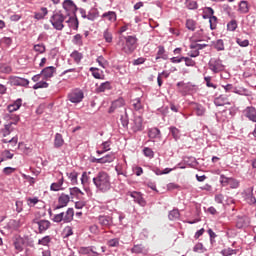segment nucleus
Instances as JSON below:
<instances>
[{
  "label": "nucleus",
  "instance_id": "f257e3e1",
  "mask_svg": "<svg viewBox=\"0 0 256 256\" xmlns=\"http://www.w3.org/2000/svg\"><path fill=\"white\" fill-rule=\"evenodd\" d=\"M92 181L101 193H107L111 189V176L105 171L98 172Z\"/></svg>",
  "mask_w": 256,
  "mask_h": 256
},
{
  "label": "nucleus",
  "instance_id": "f03ea898",
  "mask_svg": "<svg viewBox=\"0 0 256 256\" xmlns=\"http://www.w3.org/2000/svg\"><path fill=\"white\" fill-rule=\"evenodd\" d=\"M125 39L126 41L120 40L118 46L123 53L131 55L137 49V38L135 36H127Z\"/></svg>",
  "mask_w": 256,
  "mask_h": 256
},
{
  "label": "nucleus",
  "instance_id": "7ed1b4c3",
  "mask_svg": "<svg viewBox=\"0 0 256 256\" xmlns=\"http://www.w3.org/2000/svg\"><path fill=\"white\" fill-rule=\"evenodd\" d=\"M65 19H67V15H65L63 11H58L53 14L50 21L54 29L62 31L63 27H65V25H63V23H65Z\"/></svg>",
  "mask_w": 256,
  "mask_h": 256
},
{
  "label": "nucleus",
  "instance_id": "20e7f679",
  "mask_svg": "<svg viewBox=\"0 0 256 256\" xmlns=\"http://www.w3.org/2000/svg\"><path fill=\"white\" fill-rule=\"evenodd\" d=\"M209 69L210 71H213V73H221V71H224L225 66L223 65V62L221 59H211L209 61Z\"/></svg>",
  "mask_w": 256,
  "mask_h": 256
},
{
  "label": "nucleus",
  "instance_id": "39448f33",
  "mask_svg": "<svg viewBox=\"0 0 256 256\" xmlns=\"http://www.w3.org/2000/svg\"><path fill=\"white\" fill-rule=\"evenodd\" d=\"M253 191H254V188L249 187L242 192V197L244 201L248 203V205H255L256 203V198H255V195L253 194Z\"/></svg>",
  "mask_w": 256,
  "mask_h": 256
},
{
  "label": "nucleus",
  "instance_id": "423d86ee",
  "mask_svg": "<svg viewBox=\"0 0 256 256\" xmlns=\"http://www.w3.org/2000/svg\"><path fill=\"white\" fill-rule=\"evenodd\" d=\"M85 97V95L83 94V92L81 91V89H75L72 90L69 94H68V99L71 103H81V101H83V98Z\"/></svg>",
  "mask_w": 256,
  "mask_h": 256
},
{
  "label": "nucleus",
  "instance_id": "0eeeda50",
  "mask_svg": "<svg viewBox=\"0 0 256 256\" xmlns=\"http://www.w3.org/2000/svg\"><path fill=\"white\" fill-rule=\"evenodd\" d=\"M98 223L103 229H111L113 227V216L100 215L98 216Z\"/></svg>",
  "mask_w": 256,
  "mask_h": 256
},
{
  "label": "nucleus",
  "instance_id": "6e6552de",
  "mask_svg": "<svg viewBox=\"0 0 256 256\" xmlns=\"http://www.w3.org/2000/svg\"><path fill=\"white\" fill-rule=\"evenodd\" d=\"M63 9L64 11H66V17H69L70 15H74L75 12L77 11V6L75 5V3H73V1L71 0H65L63 2Z\"/></svg>",
  "mask_w": 256,
  "mask_h": 256
},
{
  "label": "nucleus",
  "instance_id": "1a4fd4ad",
  "mask_svg": "<svg viewBox=\"0 0 256 256\" xmlns=\"http://www.w3.org/2000/svg\"><path fill=\"white\" fill-rule=\"evenodd\" d=\"M69 201H71V197L65 193H62L58 198V205L54 207V211L63 209V207H67V205H69Z\"/></svg>",
  "mask_w": 256,
  "mask_h": 256
},
{
  "label": "nucleus",
  "instance_id": "9d476101",
  "mask_svg": "<svg viewBox=\"0 0 256 256\" xmlns=\"http://www.w3.org/2000/svg\"><path fill=\"white\" fill-rule=\"evenodd\" d=\"M32 223H34V225L38 226L39 233H45V231H47V229H49V227H51V222L49 220L34 219L32 221Z\"/></svg>",
  "mask_w": 256,
  "mask_h": 256
},
{
  "label": "nucleus",
  "instance_id": "9b49d317",
  "mask_svg": "<svg viewBox=\"0 0 256 256\" xmlns=\"http://www.w3.org/2000/svg\"><path fill=\"white\" fill-rule=\"evenodd\" d=\"M11 85H15L18 87H27L29 85V80L17 76L10 77Z\"/></svg>",
  "mask_w": 256,
  "mask_h": 256
},
{
  "label": "nucleus",
  "instance_id": "f8f14e48",
  "mask_svg": "<svg viewBox=\"0 0 256 256\" xmlns=\"http://www.w3.org/2000/svg\"><path fill=\"white\" fill-rule=\"evenodd\" d=\"M114 161H115L114 153L107 154L106 156H104L102 158H94L92 160L93 163H100V164L113 163Z\"/></svg>",
  "mask_w": 256,
  "mask_h": 256
},
{
  "label": "nucleus",
  "instance_id": "ddd939ff",
  "mask_svg": "<svg viewBox=\"0 0 256 256\" xmlns=\"http://www.w3.org/2000/svg\"><path fill=\"white\" fill-rule=\"evenodd\" d=\"M55 73H57V68L54 66L46 67L41 71V75H43L44 79H51Z\"/></svg>",
  "mask_w": 256,
  "mask_h": 256
},
{
  "label": "nucleus",
  "instance_id": "4468645a",
  "mask_svg": "<svg viewBox=\"0 0 256 256\" xmlns=\"http://www.w3.org/2000/svg\"><path fill=\"white\" fill-rule=\"evenodd\" d=\"M124 105H125V100L123 98H120L112 103L108 112L115 113V111H117V109H121V107H124Z\"/></svg>",
  "mask_w": 256,
  "mask_h": 256
},
{
  "label": "nucleus",
  "instance_id": "2eb2a0df",
  "mask_svg": "<svg viewBox=\"0 0 256 256\" xmlns=\"http://www.w3.org/2000/svg\"><path fill=\"white\" fill-rule=\"evenodd\" d=\"M102 19L110 23H115V21H117V13L115 11L105 12L102 14Z\"/></svg>",
  "mask_w": 256,
  "mask_h": 256
},
{
  "label": "nucleus",
  "instance_id": "dca6fc26",
  "mask_svg": "<svg viewBox=\"0 0 256 256\" xmlns=\"http://www.w3.org/2000/svg\"><path fill=\"white\" fill-rule=\"evenodd\" d=\"M131 197L134 199L135 203H138V205H141V207H145L147 205V202L139 192H132Z\"/></svg>",
  "mask_w": 256,
  "mask_h": 256
},
{
  "label": "nucleus",
  "instance_id": "f3484780",
  "mask_svg": "<svg viewBox=\"0 0 256 256\" xmlns=\"http://www.w3.org/2000/svg\"><path fill=\"white\" fill-rule=\"evenodd\" d=\"M21 105H23V100L19 98L13 104L8 105L7 110L9 113L19 111V109H21Z\"/></svg>",
  "mask_w": 256,
  "mask_h": 256
},
{
  "label": "nucleus",
  "instance_id": "a211bd4d",
  "mask_svg": "<svg viewBox=\"0 0 256 256\" xmlns=\"http://www.w3.org/2000/svg\"><path fill=\"white\" fill-rule=\"evenodd\" d=\"M97 93H105V91H111V82H104L96 89Z\"/></svg>",
  "mask_w": 256,
  "mask_h": 256
},
{
  "label": "nucleus",
  "instance_id": "6ab92c4d",
  "mask_svg": "<svg viewBox=\"0 0 256 256\" xmlns=\"http://www.w3.org/2000/svg\"><path fill=\"white\" fill-rule=\"evenodd\" d=\"M73 215H75L73 208H68L64 213V223H71V221H73Z\"/></svg>",
  "mask_w": 256,
  "mask_h": 256
},
{
  "label": "nucleus",
  "instance_id": "aec40b11",
  "mask_svg": "<svg viewBox=\"0 0 256 256\" xmlns=\"http://www.w3.org/2000/svg\"><path fill=\"white\" fill-rule=\"evenodd\" d=\"M64 143L65 141L63 140V136L57 133L54 139V147H56V149H59V147H63Z\"/></svg>",
  "mask_w": 256,
  "mask_h": 256
},
{
  "label": "nucleus",
  "instance_id": "412c9836",
  "mask_svg": "<svg viewBox=\"0 0 256 256\" xmlns=\"http://www.w3.org/2000/svg\"><path fill=\"white\" fill-rule=\"evenodd\" d=\"M24 245H25V242L23 241V238H17L14 241V247L18 253H21V251H23Z\"/></svg>",
  "mask_w": 256,
  "mask_h": 256
},
{
  "label": "nucleus",
  "instance_id": "4be33fe9",
  "mask_svg": "<svg viewBox=\"0 0 256 256\" xmlns=\"http://www.w3.org/2000/svg\"><path fill=\"white\" fill-rule=\"evenodd\" d=\"M214 104L216 107H223V105H227V97L221 95L214 100Z\"/></svg>",
  "mask_w": 256,
  "mask_h": 256
},
{
  "label": "nucleus",
  "instance_id": "5701e85b",
  "mask_svg": "<svg viewBox=\"0 0 256 256\" xmlns=\"http://www.w3.org/2000/svg\"><path fill=\"white\" fill-rule=\"evenodd\" d=\"M63 177L58 180V182H54L51 184L50 189L51 191H61V187H63Z\"/></svg>",
  "mask_w": 256,
  "mask_h": 256
},
{
  "label": "nucleus",
  "instance_id": "b1692460",
  "mask_svg": "<svg viewBox=\"0 0 256 256\" xmlns=\"http://www.w3.org/2000/svg\"><path fill=\"white\" fill-rule=\"evenodd\" d=\"M91 172H83L81 177V184L85 187V185H89L91 181Z\"/></svg>",
  "mask_w": 256,
  "mask_h": 256
},
{
  "label": "nucleus",
  "instance_id": "393cba45",
  "mask_svg": "<svg viewBox=\"0 0 256 256\" xmlns=\"http://www.w3.org/2000/svg\"><path fill=\"white\" fill-rule=\"evenodd\" d=\"M238 11H239L240 13H249V4L247 3V1L242 0V1L239 3Z\"/></svg>",
  "mask_w": 256,
  "mask_h": 256
},
{
  "label": "nucleus",
  "instance_id": "a878e982",
  "mask_svg": "<svg viewBox=\"0 0 256 256\" xmlns=\"http://www.w3.org/2000/svg\"><path fill=\"white\" fill-rule=\"evenodd\" d=\"M67 177L70 179L72 185H77V178L79 177V173L77 171H72L67 173Z\"/></svg>",
  "mask_w": 256,
  "mask_h": 256
},
{
  "label": "nucleus",
  "instance_id": "bb28decb",
  "mask_svg": "<svg viewBox=\"0 0 256 256\" xmlns=\"http://www.w3.org/2000/svg\"><path fill=\"white\" fill-rule=\"evenodd\" d=\"M180 215L181 214L179 213L178 209H173L169 212L168 219H170V221H175L179 219Z\"/></svg>",
  "mask_w": 256,
  "mask_h": 256
},
{
  "label": "nucleus",
  "instance_id": "cd10ccee",
  "mask_svg": "<svg viewBox=\"0 0 256 256\" xmlns=\"http://www.w3.org/2000/svg\"><path fill=\"white\" fill-rule=\"evenodd\" d=\"M186 28L189 31H195V29H197V22H195L193 19L186 20Z\"/></svg>",
  "mask_w": 256,
  "mask_h": 256
},
{
  "label": "nucleus",
  "instance_id": "c85d7f7f",
  "mask_svg": "<svg viewBox=\"0 0 256 256\" xmlns=\"http://www.w3.org/2000/svg\"><path fill=\"white\" fill-rule=\"evenodd\" d=\"M110 147H111V142H109V141L103 142L102 143L103 151L98 150L97 151L98 155H103L104 153H107V151H110V149H111Z\"/></svg>",
  "mask_w": 256,
  "mask_h": 256
},
{
  "label": "nucleus",
  "instance_id": "c756f323",
  "mask_svg": "<svg viewBox=\"0 0 256 256\" xmlns=\"http://www.w3.org/2000/svg\"><path fill=\"white\" fill-rule=\"evenodd\" d=\"M132 106L135 111H141L143 109V104H141V99L139 98L132 100Z\"/></svg>",
  "mask_w": 256,
  "mask_h": 256
},
{
  "label": "nucleus",
  "instance_id": "7c9ffc66",
  "mask_svg": "<svg viewBox=\"0 0 256 256\" xmlns=\"http://www.w3.org/2000/svg\"><path fill=\"white\" fill-rule=\"evenodd\" d=\"M90 71L92 72V76L94 79H101L103 72H100L99 68L91 67Z\"/></svg>",
  "mask_w": 256,
  "mask_h": 256
},
{
  "label": "nucleus",
  "instance_id": "2f4dec72",
  "mask_svg": "<svg viewBox=\"0 0 256 256\" xmlns=\"http://www.w3.org/2000/svg\"><path fill=\"white\" fill-rule=\"evenodd\" d=\"M96 61L100 65V67H102L103 69H107V66L109 65V62L103 56H99L96 59Z\"/></svg>",
  "mask_w": 256,
  "mask_h": 256
},
{
  "label": "nucleus",
  "instance_id": "473e14b6",
  "mask_svg": "<svg viewBox=\"0 0 256 256\" xmlns=\"http://www.w3.org/2000/svg\"><path fill=\"white\" fill-rule=\"evenodd\" d=\"M72 59L75 63H81V59H83V54L79 53L78 51H74L71 53Z\"/></svg>",
  "mask_w": 256,
  "mask_h": 256
},
{
  "label": "nucleus",
  "instance_id": "72a5a7b5",
  "mask_svg": "<svg viewBox=\"0 0 256 256\" xmlns=\"http://www.w3.org/2000/svg\"><path fill=\"white\" fill-rule=\"evenodd\" d=\"M124 109V113H125V117L121 116L120 118V123L122 126H119L120 128H124L127 127V125H129V120L127 119V109L123 108Z\"/></svg>",
  "mask_w": 256,
  "mask_h": 256
},
{
  "label": "nucleus",
  "instance_id": "f704fd0d",
  "mask_svg": "<svg viewBox=\"0 0 256 256\" xmlns=\"http://www.w3.org/2000/svg\"><path fill=\"white\" fill-rule=\"evenodd\" d=\"M47 87H49V83L45 81H39L33 86V89H47Z\"/></svg>",
  "mask_w": 256,
  "mask_h": 256
},
{
  "label": "nucleus",
  "instance_id": "c9c22d12",
  "mask_svg": "<svg viewBox=\"0 0 256 256\" xmlns=\"http://www.w3.org/2000/svg\"><path fill=\"white\" fill-rule=\"evenodd\" d=\"M65 212H61L59 214L54 215L52 221H54V223H61V221H65Z\"/></svg>",
  "mask_w": 256,
  "mask_h": 256
},
{
  "label": "nucleus",
  "instance_id": "e433bc0d",
  "mask_svg": "<svg viewBox=\"0 0 256 256\" xmlns=\"http://www.w3.org/2000/svg\"><path fill=\"white\" fill-rule=\"evenodd\" d=\"M159 135H161V131L159 129H151L148 132V137H150V139H155L156 137H159Z\"/></svg>",
  "mask_w": 256,
  "mask_h": 256
},
{
  "label": "nucleus",
  "instance_id": "4c0bfd02",
  "mask_svg": "<svg viewBox=\"0 0 256 256\" xmlns=\"http://www.w3.org/2000/svg\"><path fill=\"white\" fill-rule=\"evenodd\" d=\"M97 17H99V12L97 11V9H91L88 13V19L90 21H94L95 19H97Z\"/></svg>",
  "mask_w": 256,
  "mask_h": 256
},
{
  "label": "nucleus",
  "instance_id": "58836bf2",
  "mask_svg": "<svg viewBox=\"0 0 256 256\" xmlns=\"http://www.w3.org/2000/svg\"><path fill=\"white\" fill-rule=\"evenodd\" d=\"M214 47L218 51H225V44L223 43V40L219 39L214 43Z\"/></svg>",
  "mask_w": 256,
  "mask_h": 256
},
{
  "label": "nucleus",
  "instance_id": "ea45409f",
  "mask_svg": "<svg viewBox=\"0 0 256 256\" xmlns=\"http://www.w3.org/2000/svg\"><path fill=\"white\" fill-rule=\"evenodd\" d=\"M221 255L223 256L237 255V250L227 248L221 251Z\"/></svg>",
  "mask_w": 256,
  "mask_h": 256
},
{
  "label": "nucleus",
  "instance_id": "a19ab883",
  "mask_svg": "<svg viewBox=\"0 0 256 256\" xmlns=\"http://www.w3.org/2000/svg\"><path fill=\"white\" fill-rule=\"evenodd\" d=\"M73 44L81 47V45H83V36H81V34H76L73 38Z\"/></svg>",
  "mask_w": 256,
  "mask_h": 256
},
{
  "label": "nucleus",
  "instance_id": "79ce46f5",
  "mask_svg": "<svg viewBox=\"0 0 256 256\" xmlns=\"http://www.w3.org/2000/svg\"><path fill=\"white\" fill-rule=\"evenodd\" d=\"M238 27L237 20H231L227 24L228 31H235Z\"/></svg>",
  "mask_w": 256,
  "mask_h": 256
},
{
  "label": "nucleus",
  "instance_id": "37998d69",
  "mask_svg": "<svg viewBox=\"0 0 256 256\" xmlns=\"http://www.w3.org/2000/svg\"><path fill=\"white\" fill-rule=\"evenodd\" d=\"M229 181H231V178L225 176L224 174L220 175V183L223 187H227V185H229Z\"/></svg>",
  "mask_w": 256,
  "mask_h": 256
},
{
  "label": "nucleus",
  "instance_id": "c03bdc74",
  "mask_svg": "<svg viewBox=\"0 0 256 256\" xmlns=\"http://www.w3.org/2000/svg\"><path fill=\"white\" fill-rule=\"evenodd\" d=\"M11 71H13V69L11 68V66L7 65V64H2L0 65V73H11Z\"/></svg>",
  "mask_w": 256,
  "mask_h": 256
},
{
  "label": "nucleus",
  "instance_id": "a18cd8bd",
  "mask_svg": "<svg viewBox=\"0 0 256 256\" xmlns=\"http://www.w3.org/2000/svg\"><path fill=\"white\" fill-rule=\"evenodd\" d=\"M103 37H104L106 43H112L113 34H111V32H109V30L104 31Z\"/></svg>",
  "mask_w": 256,
  "mask_h": 256
},
{
  "label": "nucleus",
  "instance_id": "49530a36",
  "mask_svg": "<svg viewBox=\"0 0 256 256\" xmlns=\"http://www.w3.org/2000/svg\"><path fill=\"white\" fill-rule=\"evenodd\" d=\"M228 185L231 189H237V187H239V180L235 178H230Z\"/></svg>",
  "mask_w": 256,
  "mask_h": 256
},
{
  "label": "nucleus",
  "instance_id": "de8ad7c7",
  "mask_svg": "<svg viewBox=\"0 0 256 256\" xmlns=\"http://www.w3.org/2000/svg\"><path fill=\"white\" fill-rule=\"evenodd\" d=\"M107 245L108 247H119V238H113L108 240Z\"/></svg>",
  "mask_w": 256,
  "mask_h": 256
},
{
  "label": "nucleus",
  "instance_id": "09e8293b",
  "mask_svg": "<svg viewBox=\"0 0 256 256\" xmlns=\"http://www.w3.org/2000/svg\"><path fill=\"white\" fill-rule=\"evenodd\" d=\"M39 203V198L34 197V198H27V204L29 207H35Z\"/></svg>",
  "mask_w": 256,
  "mask_h": 256
},
{
  "label": "nucleus",
  "instance_id": "8fccbe9b",
  "mask_svg": "<svg viewBox=\"0 0 256 256\" xmlns=\"http://www.w3.org/2000/svg\"><path fill=\"white\" fill-rule=\"evenodd\" d=\"M49 243H51V237L49 236H45L42 239L38 240V245H49Z\"/></svg>",
  "mask_w": 256,
  "mask_h": 256
},
{
  "label": "nucleus",
  "instance_id": "3c124183",
  "mask_svg": "<svg viewBox=\"0 0 256 256\" xmlns=\"http://www.w3.org/2000/svg\"><path fill=\"white\" fill-rule=\"evenodd\" d=\"M131 253H143V245L138 244V245H134L133 248L131 249Z\"/></svg>",
  "mask_w": 256,
  "mask_h": 256
},
{
  "label": "nucleus",
  "instance_id": "603ef678",
  "mask_svg": "<svg viewBox=\"0 0 256 256\" xmlns=\"http://www.w3.org/2000/svg\"><path fill=\"white\" fill-rule=\"evenodd\" d=\"M236 43L240 46V47H249V40L245 39H241V38H237L236 39Z\"/></svg>",
  "mask_w": 256,
  "mask_h": 256
},
{
  "label": "nucleus",
  "instance_id": "864d4df0",
  "mask_svg": "<svg viewBox=\"0 0 256 256\" xmlns=\"http://www.w3.org/2000/svg\"><path fill=\"white\" fill-rule=\"evenodd\" d=\"M186 67H195V61L189 57H183Z\"/></svg>",
  "mask_w": 256,
  "mask_h": 256
},
{
  "label": "nucleus",
  "instance_id": "5fc2aeb1",
  "mask_svg": "<svg viewBox=\"0 0 256 256\" xmlns=\"http://www.w3.org/2000/svg\"><path fill=\"white\" fill-rule=\"evenodd\" d=\"M34 51L36 53H45V46L43 44H36L34 45Z\"/></svg>",
  "mask_w": 256,
  "mask_h": 256
},
{
  "label": "nucleus",
  "instance_id": "6e6d98bb",
  "mask_svg": "<svg viewBox=\"0 0 256 256\" xmlns=\"http://www.w3.org/2000/svg\"><path fill=\"white\" fill-rule=\"evenodd\" d=\"M70 195H83V191H81V189H79L78 187L70 188Z\"/></svg>",
  "mask_w": 256,
  "mask_h": 256
},
{
  "label": "nucleus",
  "instance_id": "4d7b16f0",
  "mask_svg": "<svg viewBox=\"0 0 256 256\" xmlns=\"http://www.w3.org/2000/svg\"><path fill=\"white\" fill-rule=\"evenodd\" d=\"M134 123L136 125V129H141L143 127V118L141 117H136L134 119Z\"/></svg>",
  "mask_w": 256,
  "mask_h": 256
},
{
  "label": "nucleus",
  "instance_id": "13d9d810",
  "mask_svg": "<svg viewBox=\"0 0 256 256\" xmlns=\"http://www.w3.org/2000/svg\"><path fill=\"white\" fill-rule=\"evenodd\" d=\"M143 152L145 157H149L150 159H152V157L155 155L151 148H144Z\"/></svg>",
  "mask_w": 256,
  "mask_h": 256
},
{
  "label": "nucleus",
  "instance_id": "bf43d9fd",
  "mask_svg": "<svg viewBox=\"0 0 256 256\" xmlns=\"http://www.w3.org/2000/svg\"><path fill=\"white\" fill-rule=\"evenodd\" d=\"M10 225L13 229H19L21 227V220H11Z\"/></svg>",
  "mask_w": 256,
  "mask_h": 256
},
{
  "label": "nucleus",
  "instance_id": "052dcab7",
  "mask_svg": "<svg viewBox=\"0 0 256 256\" xmlns=\"http://www.w3.org/2000/svg\"><path fill=\"white\" fill-rule=\"evenodd\" d=\"M209 23H210V29H215V27H217V17L211 16L209 19Z\"/></svg>",
  "mask_w": 256,
  "mask_h": 256
},
{
  "label": "nucleus",
  "instance_id": "680f3d73",
  "mask_svg": "<svg viewBox=\"0 0 256 256\" xmlns=\"http://www.w3.org/2000/svg\"><path fill=\"white\" fill-rule=\"evenodd\" d=\"M194 253H203V244L197 243L193 248Z\"/></svg>",
  "mask_w": 256,
  "mask_h": 256
},
{
  "label": "nucleus",
  "instance_id": "e2e57ef3",
  "mask_svg": "<svg viewBox=\"0 0 256 256\" xmlns=\"http://www.w3.org/2000/svg\"><path fill=\"white\" fill-rule=\"evenodd\" d=\"M16 169L13 167H5L3 169L4 175H12V173H15Z\"/></svg>",
  "mask_w": 256,
  "mask_h": 256
},
{
  "label": "nucleus",
  "instance_id": "0e129e2a",
  "mask_svg": "<svg viewBox=\"0 0 256 256\" xmlns=\"http://www.w3.org/2000/svg\"><path fill=\"white\" fill-rule=\"evenodd\" d=\"M164 54H165V47L158 46V52H157L156 59H161V57H163Z\"/></svg>",
  "mask_w": 256,
  "mask_h": 256
},
{
  "label": "nucleus",
  "instance_id": "69168bd1",
  "mask_svg": "<svg viewBox=\"0 0 256 256\" xmlns=\"http://www.w3.org/2000/svg\"><path fill=\"white\" fill-rule=\"evenodd\" d=\"M205 47H207V44H191L190 45V48L197 49L198 51H200L201 49H205Z\"/></svg>",
  "mask_w": 256,
  "mask_h": 256
},
{
  "label": "nucleus",
  "instance_id": "338daca9",
  "mask_svg": "<svg viewBox=\"0 0 256 256\" xmlns=\"http://www.w3.org/2000/svg\"><path fill=\"white\" fill-rule=\"evenodd\" d=\"M3 157H6V159H13V154L9 150H4L2 152Z\"/></svg>",
  "mask_w": 256,
  "mask_h": 256
},
{
  "label": "nucleus",
  "instance_id": "774afa93",
  "mask_svg": "<svg viewBox=\"0 0 256 256\" xmlns=\"http://www.w3.org/2000/svg\"><path fill=\"white\" fill-rule=\"evenodd\" d=\"M145 63V58L140 57L133 61V65H143Z\"/></svg>",
  "mask_w": 256,
  "mask_h": 256
}]
</instances>
